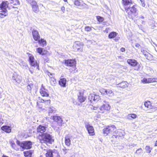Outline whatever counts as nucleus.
Listing matches in <instances>:
<instances>
[{
    "instance_id": "obj_59",
    "label": "nucleus",
    "mask_w": 157,
    "mask_h": 157,
    "mask_svg": "<svg viewBox=\"0 0 157 157\" xmlns=\"http://www.w3.org/2000/svg\"><path fill=\"white\" fill-rule=\"evenodd\" d=\"M9 2H10V4H12L14 2L13 0H9Z\"/></svg>"
},
{
    "instance_id": "obj_13",
    "label": "nucleus",
    "mask_w": 157,
    "mask_h": 157,
    "mask_svg": "<svg viewBox=\"0 0 157 157\" xmlns=\"http://www.w3.org/2000/svg\"><path fill=\"white\" fill-rule=\"evenodd\" d=\"M86 127L87 128L89 133L90 135H94V128L89 124L86 125Z\"/></svg>"
},
{
    "instance_id": "obj_48",
    "label": "nucleus",
    "mask_w": 157,
    "mask_h": 157,
    "mask_svg": "<svg viewBox=\"0 0 157 157\" xmlns=\"http://www.w3.org/2000/svg\"><path fill=\"white\" fill-rule=\"evenodd\" d=\"M27 2L29 3L31 5H32L34 2H36L34 0H26Z\"/></svg>"
},
{
    "instance_id": "obj_31",
    "label": "nucleus",
    "mask_w": 157,
    "mask_h": 157,
    "mask_svg": "<svg viewBox=\"0 0 157 157\" xmlns=\"http://www.w3.org/2000/svg\"><path fill=\"white\" fill-rule=\"evenodd\" d=\"M20 5L19 1L18 0H16L15 3L13 4V6L11 5V6L13 8H17Z\"/></svg>"
},
{
    "instance_id": "obj_28",
    "label": "nucleus",
    "mask_w": 157,
    "mask_h": 157,
    "mask_svg": "<svg viewBox=\"0 0 157 157\" xmlns=\"http://www.w3.org/2000/svg\"><path fill=\"white\" fill-rule=\"evenodd\" d=\"M117 34L115 32H111L109 34L108 37L110 39L113 38L117 36Z\"/></svg>"
},
{
    "instance_id": "obj_32",
    "label": "nucleus",
    "mask_w": 157,
    "mask_h": 157,
    "mask_svg": "<svg viewBox=\"0 0 157 157\" xmlns=\"http://www.w3.org/2000/svg\"><path fill=\"white\" fill-rule=\"evenodd\" d=\"M16 77L17 76H16L15 75L13 74V75L12 77V79L13 80L14 82H15L19 83L20 81L18 79H17Z\"/></svg>"
},
{
    "instance_id": "obj_52",
    "label": "nucleus",
    "mask_w": 157,
    "mask_h": 157,
    "mask_svg": "<svg viewBox=\"0 0 157 157\" xmlns=\"http://www.w3.org/2000/svg\"><path fill=\"white\" fill-rule=\"evenodd\" d=\"M155 78H148V82H155Z\"/></svg>"
},
{
    "instance_id": "obj_27",
    "label": "nucleus",
    "mask_w": 157,
    "mask_h": 157,
    "mask_svg": "<svg viewBox=\"0 0 157 157\" xmlns=\"http://www.w3.org/2000/svg\"><path fill=\"white\" fill-rule=\"evenodd\" d=\"M122 2L124 7L127 6L130 4H132V0H122Z\"/></svg>"
},
{
    "instance_id": "obj_57",
    "label": "nucleus",
    "mask_w": 157,
    "mask_h": 157,
    "mask_svg": "<svg viewBox=\"0 0 157 157\" xmlns=\"http://www.w3.org/2000/svg\"><path fill=\"white\" fill-rule=\"evenodd\" d=\"M61 10L63 12V13H64L65 11V7L64 6H62L61 8Z\"/></svg>"
},
{
    "instance_id": "obj_60",
    "label": "nucleus",
    "mask_w": 157,
    "mask_h": 157,
    "mask_svg": "<svg viewBox=\"0 0 157 157\" xmlns=\"http://www.w3.org/2000/svg\"><path fill=\"white\" fill-rule=\"evenodd\" d=\"M121 51L122 52H124L125 51V49L124 48H121Z\"/></svg>"
},
{
    "instance_id": "obj_15",
    "label": "nucleus",
    "mask_w": 157,
    "mask_h": 157,
    "mask_svg": "<svg viewBox=\"0 0 157 157\" xmlns=\"http://www.w3.org/2000/svg\"><path fill=\"white\" fill-rule=\"evenodd\" d=\"M47 128V127L44 126L39 125L37 128V132L42 134L46 131Z\"/></svg>"
},
{
    "instance_id": "obj_49",
    "label": "nucleus",
    "mask_w": 157,
    "mask_h": 157,
    "mask_svg": "<svg viewBox=\"0 0 157 157\" xmlns=\"http://www.w3.org/2000/svg\"><path fill=\"white\" fill-rule=\"evenodd\" d=\"M91 29V28L89 26H86L85 28V31L89 32L90 31Z\"/></svg>"
},
{
    "instance_id": "obj_56",
    "label": "nucleus",
    "mask_w": 157,
    "mask_h": 157,
    "mask_svg": "<svg viewBox=\"0 0 157 157\" xmlns=\"http://www.w3.org/2000/svg\"><path fill=\"white\" fill-rule=\"evenodd\" d=\"M3 120L2 119L0 118V127L1 126L2 124L3 123Z\"/></svg>"
},
{
    "instance_id": "obj_43",
    "label": "nucleus",
    "mask_w": 157,
    "mask_h": 157,
    "mask_svg": "<svg viewBox=\"0 0 157 157\" xmlns=\"http://www.w3.org/2000/svg\"><path fill=\"white\" fill-rule=\"evenodd\" d=\"M147 56H145L146 58L148 60H151L152 59L153 57L150 54V55H148L147 54Z\"/></svg>"
},
{
    "instance_id": "obj_40",
    "label": "nucleus",
    "mask_w": 157,
    "mask_h": 157,
    "mask_svg": "<svg viewBox=\"0 0 157 157\" xmlns=\"http://www.w3.org/2000/svg\"><path fill=\"white\" fill-rule=\"evenodd\" d=\"M32 86H33V85L32 84L31 85L29 84L28 85V86L27 87V90L28 91H29V92H31V88L32 87Z\"/></svg>"
},
{
    "instance_id": "obj_63",
    "label": "nucleus",
    "mask_w": 157,
    "mask_h": 157,
    "mask_svg": "<svg viewBox=\"0 0 157 157\" xmlns=\"http://www.w3.org/2000/svg\"><path fill=\"white\" fill-rule=\"evenodd\" d=\"M119 37H117L115 38L114 40H115L116 41H117L119 40Z\"/></svg>"
},
{
    "instance_id": "obj_38",
    "label": "nucleus",
    "mask_w": 157,
    "mask_h": 157,
    "mask_svg": "<svg viewBox=\"0 0 157 157\" xmlns=\"http://www.w3.org/2000/svg\"><path fill=\"white\" fill-rule=\"evenodd\" d=\"M143 152V150L141 148H139L137 149L136 152L135 153L137 154L138 155H141Z\"/></svg>"
},
{
    "instance_id": "obj_29",
    "label": "nucleus",
    "mask_w": 157,
    "mask_h": 157,
    "mask_svg": "<svg viewBox=\"0 0 157 157\" xmlns=\"http://www.w3.org/2000/svg\"><path fill=\"white\" fill-rule=\"evenodd\" d=\"M113 93L111 90H107L106 94H107L108 96L112 97L113 95Z\"/></svg>"
},
{
    "instance_id": "obj_2",
    "label": "nucleus",
    "mask_w": 157,
    "mask_h": 157,
    "mask_svg": "<svg viewBox=\"0 0 157 157\" xmlns=\"http://www.w3.org/2000/svg\"><path fill=\"white\" fill-rule=\"evenodd\" d=\"M39 139L41 143H48L52 144L54 141L52 136L49 134L47 133H43L41 135L39 134Z\"/></svg>"
},
{
    "instance_id": "obj_47",
    "label": "nucleus",
    "mask_w": 157,
    "mask_h": 157,
    "mask_svg": "<svg viewBox=\"0 0 157 157\" xmlns=\"http://www.w3.org/2000/svg\"><path fill=\"white\" fill-rule=\"evenodd\" d=\"M141 52H142V53L145 56H147V54L148 55H150V54H149V53H148V52H147V51H144V50L142 51Z\"/></svg>"
},
{
    "instance_id": "obj_17",
    "label": "nucleus",
    "mask_w": 157,
    "mask_h": 157,
    "mask_svg": "<svg viewBox=\"0 0 157 157\" xmlns=\"http://www.w3.org/2000/svg\"><path fill=\"white\" fill-rule=\"evenodd\" d=\"M31 5L32 6L33 11L36 13H37L39 11V8L36 2H34Z\"/></svg>"
},
{
    "instance_id": "obj_23",
    "label": "nucleus",
    "mask_w": 157,
    "mask_h": 157,
    "mask_svg": "<svg viewBox=\"0 0 157 157\" xmlns=\"http://www.w3.org/2000/svg\"><path fill=\"white\" fill-rule=\"evenodd\" d=\"M66 79L65 78H61L59 81V85L63 87H65L66 83Z\"/></svg>"
},
{
    "instance_id": "obj_3",
    "label": "nucleus",
    "mask_w": 157,
    "mask_h": 157,
    "mask_svg": "<svg viewBox=\"0 0 157 157\" xmlns=\"http://www.w3.org/2000/svg\"><path fill=\"white\" fill-rule=\"evenodd\" d=\"M16 143L23 149H30L32 145V142L29 141H24L21 142L18 140H17Z\"/></svg>"
},
{
    "instance_id": "obj_58",
    "label": "nucleus",
    "mask_w": 157,
    "mask_h": 157,
    "mask_svg": "<svg viewBox=\"0 0 157 157\" xmlns=\"http://www.w3.org/2000/svg\"><path fill=\"white\" fill-rule=\"evenodd\" d=\"M29 71L31 74H33V73L34 71L33 69L31 68H29Z\"/></svg>"
},
{
    "instance_id": "obj_33",
    "label": "nucleus",
    "mask_w": 157,
    "mask_h": 157,
    "mask_svg": "<svg viewBox=\"0 0 157 157\" xmlns=\"http://www.w3.org/2000/svg\"><path fill=\"white\" fill-rule=\"evenodd\" d=\"M94 94H90L88 96V99L90 101H94Z\"/></svg>"
},
{
    "instance_id": "obj_37",
    "label": "nucleus",
    "mask_w": 157,
    "mask_h": 157,
    "mask_svg": "<svg viewBox=\"0 0 157 157\" xmlns=\"http://www.w3.org/2000/svg\"><path fill=\"white\" fill-rule=\"evenodd\" d=\"M10 144L11 145V146L14 149H15L16 150H17L18 149L15 148L16 145L14 143L13 141H10Z\"/></svg>"
},
{
    "instance_id": "obj_30",
    "label": "nucleus",
    "mask_w": 157,
    "mask_h": 157,
    "mask_svg": "<svg viewBox=\"0 0 157 157\" xmlns=\"http://www.w3.org/2000/svg\"><path fill=\"white\" fill-rule=\"evenodd\" d=\"M57 82L56 79L54 78H52L50 79V83L53 86H55Z\"/></svg>"
},
{
    "instance_id": "obj_24",
    "label": "nucleus",
    "mask_w": 157,
    "mask_h": 157,
    "mask_svg": "<svg viewBox=\"0 0 157 157\" xmlns=\"http://www.w3.org/2000/svg\"><path fill=\"white\" fill-rule=\"evenodd\" d=\"M118 87H119L121 88H125L127 87V82H123L117 84Z\"/></svg>"
},
{
    "instance_id": "obj_55",
    "label": "nucleus",
    "mask_w": 157,
    "mask_h": 157,
    "mask_svg": "<svg viewBox=\"0 0 157 157\" xmlns=\"http://www.w3.org/2000/svg\"><path fill=\"white\" fill-rule=\"evenodd\" d=\"M140 1L141 2L142 6L143 7H144L145 6V3L144 2V1H142V0H140Z\"/></svg>"
},
{
    "instance_id": "obj_44",
    "label": "nucleus",
    "mask_w": 157,
    "mask_h": 157,
    "mask_svg": "<svg viewBox=\"0 0 157 157\" xmlns=\"http://www.w3.org/2000/svg\"><path fill=\"white\" fill-rule=\"evenodd\" d=\"M75 4L77 6H80L81 5V2L78 0H76L74 2Z\"/></svg>"
},
{
    "instance_id": "obj_54",
    "label": "nucleus",
    "mask_w": 157,
    "mask_h": 157,
    "mask_svg": "<svg viewBox=\"0 0 157 157\" xmlns=\"http://www.w3.org/2000/svg\"><path fill=\"white\" fill-rule=\"evenodd\" d=\"M20 64L21 66H25V67L28 66L27 65L26 63H23L22 62Z\"/></svg>"
},
{
    "instance_id": "obj_41",
    "label": "nucleus",
    "mask_w": 157,
    "mask_h": 157,
    "mask_svg": "<svg viewBox=\"0 0 157 157\" xmlns=\"http://www.w3.org/2000/svg\"><path fill=\"white\" fill-rule=\"evenodd\" d=\"M97 19L98 21L99 22H102L104 20V19L103 17L99 16L97 17Z\"/></svg>"
},
{
    "instance_id": "obj_39",
    "label": "nucleus",
    "mask_w": 157,
    "mask_h": 157,
    "mask_svg": "<svg viewBox=\"0 0 157 157\" xmlns=\"http://www.w3.org/2000/svg\"><path fill=\"white\" fill-rule=\"evenodd\" d=\"M144 105L147 108H150L151 107V103L150 101H145L144 102Z\"/></svg>"
},
{
    "instance_id": "obj_51",
    "label": "nucleus",
    "mask_w": 157,
    "mask_h": 157,
    "mask_svg": "<svg viewBox=\"0 0 157 157\" xmlns=\"http://www.w3.org/2000/svg\"><path fill=\"white\" fill-rule=\"evenodd\" d=\"M43 58L44 60V62H48L49 61V59L46 56H44L43 57Z\"/></svg>"
},
{
    "instance_id": "obj_50",
    "label": "nucleus",
    "mask_w": 157,
    "mask_h": 157,
    "mask_svg": "<svg viewBox=\"0 0 157 157\" xmlns=\"http://www.w3.org/2000/svg\"><path fill=\"white\" fill-rule=\"evenodd\" d=\"M69 150V149H66L65 147H64V148L63 149V151L64 154H66Z\"/></svg>"
},
{
    "instance_id": "obj_19",
    "label": "nucleus",
    "mask_w": 157,
    "mask_h": 157,
    "mask_svg": "<svg viewBox=\"0 0 157 157\" xmlns=\"http://www.w3.org/2000/svg\"><path fill=\"white\" fill-rule=\"evenodd\" d=\"M47 110L49 115L51 114H52L55 113L56 111V109L53 106H50L47 108Z\"/></svg>"
},
{
    "instance_id": "obj_12",
    "label": "nucleus",
    "mask_w": 157,
    "mask_h": 157,
    "mask_svg": "<svg viewBox=\"0 0 157 157\" xmlns=\"http://www.w3.org/2000/svg\"><path fill=\"white\" fill-rule=\"evenodd\" d=\"M29 61L31 65L33 67L37 66V69H39V65L37 62L35 60L34 57L33 56H30L29 57Z\"/></svg>"
},
{
    "instance_id": "obj_21",
    "label": "nucleus",
    "mask_w": 157,
    "mask_h": 157,
    "mask_svg": "<svg viewBox=\"0 0 157 157\" xmlns=\"http://www.w3.org/2000/svg\"><path fill=\"white\" fill-rule=\"evenodd\" d=\"M1 128L2 129L7 133H9L11 132V129L10 127L7 126H3Z\"/></svg>"
},
{
    "instance_id": "obj_8",
    "label": "nucleus",
    "mask_w": 157,
    "mask_h": 157,
    "mask_svg": "<svg viewBox=\"0 0 157 157\" xmlns=\"http://www.w3.org/2000/svg\"><path fill=\"white\" fill-rule=\"evenodd\" d=\"M62 63H64L66 65L68 66L73 67V68L74 70L76 68V62L74 59L64 60L61 61Z\"/></svg>"
},
{
    "instance_id": "obj_36",
    "label": "nucleus",
    "mask_w": 157,
    "mask_h": 157,
    "mask_svg": "<svg viewBox=\"0 0 157 157\" xmlns=\"http://www.w3.org/2000/svg\"><path fill=\"white\" fill-rule=\"evenodd\" d=\"M145 149L147 152L149 153L151 152L152 150V148L150 147L149 146H147L145 147Z\"/></svg>"
},
{
    "instance_id": "obj_9",
    "label": "nucleus",
    "mask_w": 157,
    "mask_h": 157,
    "mask_svg": "<svg viewBox=\"0 0 157 157\" xmlns=\"http://www.w3.org/2000/svg\"><path fill=\"white\" fill-rule=\"evenodd\" d=\"M52 119L55 121H56L58 124V127L54 128L55 129L58 130L60 128V127L62 126L63 120L61 118L58 116H53Z\"/></svg>"
},
{
    "instance_id": "obj_26",
    "label": "nucleus",
    "mask_w": 157,
    "mask_h": 157,
    "mask_svg": "<svg viewBox=\"0 0 157 157\" xmlns=\"http://www.w3.org/2000/svg\"><path fill=\"white\" fill-rule=\"evenodd\" d=\"M43 89L44 90H41L40 92L41 95L44 97H47L48 96L49 94L45 90V89L44 88H43Z\"/></svg>"
},
{
    "instance_id": "obj_53",
    "label": "nucleus",
    "mask_w": 157,
    "mask_h": 157,
    "mask_svg": "<svg viewBox=\"0 0 157 157\" xmlns=\"http://www.w3.org/2000/svg\"><path fill=\"white\" fill-rule=\"evenodd\" d=\"M151 110L150 111H149V112H153L157 110V107H154V108H152L151 109Z\"/></svg>"
},
{
    "instance_id": "obj_34",
    "label": "nucleus",
    "mask_w": 157,
    "mask_h": 157,
    "mask_svg": "<svg viewBox=\"0 0 157 157\" xmlns=\"http://www.w3.org/2000/svg\"><path fill=\"white\" fill-rule=\"evenodd\" d=\"M137 115L133 113L131 114H129L128 116V118H130V117H131L132 118L135 119Z\"/></svg>"
},
{
    "instance_id": "obj_62",
    "label": "nucleus",
    "mask_w": 157,
    "mask_h": 157,
    "mask_svg": "<svg viewBox=\"0 0 157 157\" xmlns=\"http://www.w3.org/2000/svg\"><path fill=\"white\" fill-rule=\"evenodd\" d=\"M79 50H80V51L81 52H82V51H83L82 49H80V48H77V51H78Z\"/></svg>"
},
{
    "instance_id": "obj_14",
    "label": "nucleus",
    "mask_w": 157,
    "mask_h": 157,
    "mask_svg": "<svg viewBox=\"0 0 157 157\" xmlns=\"http://www.w3.org/2000/svg\"><path fill=\"white\" fill-rule=\"evenodd\" d=\"M32 35L34 39L36 41H37L40 38V36L38 31L33 29L32 31Z\"/></svg>"
},
{
    "instance_id": "obj_25",
    "label": "nucleus",
    "mask_w": 157,
    "mask_h": 157,
    "mask_svg": "<svg viewBox=\"0 0 157 157\" xmlns=\"http://www.w3.org/2000/svg\"><path fill=\"white\" fill-rule=\"evenodd\" d=\"M37 41H38V43L40 45L43 47L46 46V41L44 40V39H41L40 40L39 39Z\"/></svg>"
},
{
    "instance_id": "obj_4",
    "label": "nucleus",
    "mask_w": 157,
    "mask_h": 157,
    "mask_svg": "<svg viewBox=\"0 0 157 157\" xmlns=\"http://www.w3.org/2000/svg\"><path fill=\"white\" fill-rule=\"evenodd\" d=\"M124 8L128 15H131L132 17L133 15V16H136L138 14L137 9L134 6L131 7H130V6L129 7H124Z\"/></svg>"
},
{
    "instance_id": "obj_5",
    "label": "nucleus",
    "mask_w": 157,
    "mask_h": 157,
    "mask_svg": "<svg viewBox=\"0 0 157 157\" xmlns=\"http://www.w3.org/2000/svg\"><path fill=\"white\" fill-rule=\"evenodd\" d=\"M116 127L114 125H113L109 126L104 128L103 129V134L106 136L109 134H111L113 135V132L116 131Z\"/></svg>"
},
{
    "instance_id": "obj_20",
    "label": "nucleus",
    "mask_w": 157,
    "mask_h": 157,
    "mask_svg": "<svg viewBox=\"0 0 157 157\" xmlns=\"http://www.w3.org/2000/svg\"><path fill=\"white\" fill-rule=\"evenodd\" d=\"M70 136L69 135H67L65 137V144L67 146H69L71 145Z\"/></svg>"
},
{
    "instance_id": "obj_46",
    "label": "nucleus",
    "mask_w": 157,
    "mask_h": 157,
    "mask_svg": "<svg viewBox=\"0 0 157 157\" xmlns=\"http://www.w3.org/2000/svg\"><path fill=\"white\" fill-rule=\"evenodd\" d=\"M24 155L25 157H31V155H29L30 153L28 151L24 152Z\"/></svg>"
},
{
    "instance_id": "obj_64",
    "label": "nucleus",
    "mask_w": 157,
    "mask_h": 157,
    "mask_svg": "<svg viewBox=\"0 0 157 157\" xmlns=\"http://www.w3.org/2000/svg\"><path fill=\"white\" fill-rule=\"evenodd\" d=\"M45 102H47L48 103H49V104H50V100H45V101H44Z\"/></svg>"
},
{
    "instance_id": "obj_6",
    "label": "nucleus",
    "mask_w": 157,
    "mask_h": 157,
    "mask_svg": "<svg viewBox=\"0 0 157 157\" xmlns=\"http://www.w3.org/2000/svg\"><path fill=\"white\" fill-rule=\"evenodd\" d=\"M46 157H60L59 153L57 150L48 149L47 150L45 154Z\"/></svg>"
},
{
    "instance_id": "obj_1",
    "label": "nucleus",
    "mask_w": 157,
    "mask_h": 157,
    "mask_svg": "<svg viewBox=\"0 0 157 157\" xmlns=\"http://www.w3.org/2000/svg\"><path fill=\"white\" fill-rule=\"evenodd\" d=\"M111 107L108 102H105L99 108L98 106H92L90 108L95 111V113H106L110 109Z\"/></svg>"
},
{
    "instance_id": "obj_22",
    "label": "nucleus",
    "mask_w": 157,
    "mask_h": 157,
    "mask_svg": "<svg viewBox=\"0 0 157 157\" xmlns=\"http://www.w3.org/2000/svg\"><path fill=\"white\" fill-rule=\"evenodd\" d=\"M4 11H0V18H4L7 15V10H4Z\"/></svg>"
},
{
    "instance_id": "obj_11",
    "label": "nucleus",
    "mask_w": 157,
    "mask_h": 157,
    "mask_svg": "<svg viewBox=\"0 0 157 157\" xmlns=\"http://www.w3.org/2000/svg\"><path fill=\"white\" fill-rule=\"evenodd\" d=\"M36 51L37 52L39 53L40 54L42 55H50V54L44 48H39L36 49Z\"/></svg>"
},
{
    "instance_id": "obj_18",
    "label": "nucleus",
    "mask_w": 157,
    "mask_h": 157,
    "mask_svg": "<svg viewBox=\"0 0 157 157\" xmlns=\"http://www.w3.org/2000/svg\"><path fill=\"white\" fill-rule=\"evenodd\" d=\"M83 93L80 92H79V94L78 95V99L80 102H84L86 99V98L83 97Z\"/></svg>"
},
{
    "instance_id": "obj_16",
    "label": "nucleus",
    "mask_w": 157,
    "mask_h": 157,
    "mask_svg": "<svg viewBox=\"0 0 157 157\" xmlns=\"http://www.w3.org/2000/svg\"><path fill=\"white\" fill-rule=\"evenodd\" d=\"M9 3L8 2H3L0 6V10L4 11V10H7L6 7L9 8Z\"/></svg>"
},
{
    "instance_id": "obj_61",
    "label": "nucleus",
    "mask_w": 157,
    "mask_h": 157,
    "mask_svg": "<svg viewBox=\"0 0 157 157\" xmlns=\"http://www.w3.org/2000/svg\"><path fill=\"white\" fill-rule=\"evenodd\" d=\"M140 46V44L138 43H137L135 44V46L137 48H139Z\"/></svg>"
},
{
    "instance_id": "obj_45",
    "label": "nucleus",
    "mask_w": 157,
    "mask_h": 157,
    "mask_svg": "<svg viewBox=\"0 0 157 157\" xmlns=\"http://www.w3.org/2000/svg\"><path fill=\"white\" fill-rule=\"evenodd\" d=\"M148 78H144L142 80V82L144 83H149L148 82Z\"/></svg>"
},
{
    "instance_id": "obj_35",
    "label": "nucleus",
    "mask_w": 157,
    "mask_h": 157,
    "mask_svg": "<svg viewBox=\"0 0 157 157\" xmlns=\"http://www.w3.org/2000/svg\"><path fill=\"white\" fill-rule=\"evenodd\" d=\"M94 101H97L100 99V97L98 95L94 94Z\"/></svg>"
},
{
    "instance_id": "obj_7",
    "label": "nucleus",
    "mask_w": 157,
    "mask_h": 157,
    "mask_svg": "<svg viewBox=\"0 0 157 157\" xmlns=\"http://www.w3.org/2000/svg\"><path fill=\"white\" fill-rule=\"evenodd\" d=\"M124 135V132L121 129H118L114 132L113 133L112 138L118 140Z\"/></svg>"
},
{
    "instance_id": "obj_10",
    "label": "nucleus",
    "mask_w": 157,
    "mask_h": 157,
    "mask_svg": "<svg viewBox=\"0 0 157 157\" xmlns=\"http://www.w3.org/2000/svg\"><path fill=\"white\" fill-rule=\"evenodd\" d=\"M128 63L131 66H136L135 68V70L138 71L140 69V65L137 62L136 60L135 59H128L127 61Z\"/></svg>"
},
{
    "instance_id": "obj_42",
    "label": "nucleus",
    "mask_w": 157,
    "mask_h": 157,
    "mask_svg": "<svg viewBox=\"0 0 157 157\" xmlns=\"http://www.w3.org/2000/svg\"><path fill=\"white\" fill-rule=\"evenodd\" d=\"M106 90H107L104 89H102L100 90V91L102 94H103V95L106 94Z\"/></svg>"
}]
</instances>
